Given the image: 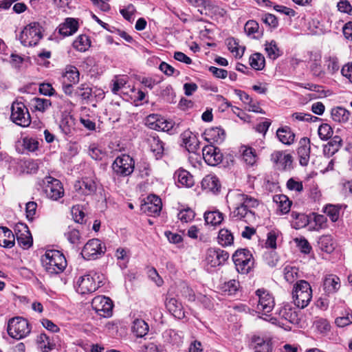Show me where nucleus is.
Listing matches in <instances>:
<instances>
[{
    "mask_svg": "<svg viewBox=\"0 0 352 352\" xmlns=\"http://www.w3.org/2000/svg\"><path fill=\"white\" fill-rule=\"evenodd\" d=\"M239 281L233 279L224 283L221 285V289L224 295L235 296L239 292Z\"/></svg>",
    "mask_w": 352,
    "mask_h": 352,
    "instance_id": "37",
    "label": "nucleus"
},
{
    "mask_svg": "<svg viewBox=\"0 0 352 352\" xmlns=\"http://www.w3.org/2000/svg\"><path fill=\"white\" fill-rule=\"evenodd\" d=\"M36 342L38 349L42 352H49L55 346V344L51 342L50 337L44 333L37 336Z\"/></svg>",
    "mask_w": 352,
    "mask_h": 352,
    "instance_id": "36",
    "label": "nucleus"
},
{
    "mask_svg": "<svg viewBox=\"0 0 352 352\" xmlns=\"http://www.w3.org/2000/svg\"><path fill=\"white\" fill-rule=\"evenodd\" d=\"M242 157L244 162L250 166H253L256 162L255 151L251 147H245Z\"/></svg>",
    "mask_w": 352,
    "mask_h": 352,
    "instance_id": "51",
    "label": "nucleus"
},
{
    "mask_svg": "<svg viewBox=\"0 0 352 352\" xmlns=\"http://www.w3.org/2000/svg\"><path fill=\"white\" fill-rule=\"evenodd\" d=\"M227 201L231 210L230 217L232 220L252 223L256 220L254 209L258 206V201L239 190L229 192Z\"/></svg>",
    "mask_w": 352,
    "mask_h": 352,
    "instance_id": "1",
    "label": "nucleus"
},
{
    "mask_svg": "<svg viewBox=\"0 0 352 352\" xmlns=\"http://www.w3.org/2000/svg\"><path fill=\"white\" fill-rule=\"evenodd\" d=\"M14 232L17 243L21 248L28 249L32 245V237L26 224L17 223L15 226Z\"/></svg>",
    "mask_w": 352,
    "mask_h": 352,
    "instance_id": "15",
    "label": "nucleus"
},
{
    "mask_svg": "<svg viewBox=\"0 0 352 352\" xmlns=\"http://www.w3.org/2000/svg\"><path fill=\"white\" fill-rule=\"evenodd\" d=\"M300 164L302 166H307L309 161L310 156V141L307 138H301L299 142V147L297 151Z\"/></svg>",
    "mask_w": 352,
    "mask_h": 352,
    "instance_id": "22",
    "label": "nucleus"
},
{
    "mask_svg": "<svg viewBox=\"0 0 352 352\" xmlns=\"http://www.w3.org/2000/svg\"><path fill=\"white\" fill-rule=\"evenodd\" d=\"M314 324L316 329L320 333L325 334L331 329V325L326 319L320 318L317 320Z\"/></svg>",
    "mask_w": 352,
    "mask_h": 352,
    "instance_id": "57",
    "label": "nucleus"
},
{
    "mask_svg": "<svg viewBox=\"0 0 352 352\" xmlns=\"http://www.w3.org/2000/svg\"><path fill=\"white\" fill-rule=\"evenodd\" d=\"M91 307L100 316L108 318L112 315L113 305L112 300L108 297L104 296L95 297L92 300Z\"/></svg>",
    "mask_w": 352,
    "mask_h": 352,
    "instance_id": "13",
    "label": "nucleus"
},
{
    "mask_svg": "<svg viewBox=\"0 0 352 352\" xmlns=\"http://www.w3.org/2000/svg\"><path fill=\"white\" fill-rule=\"evenodd\" d=\"M250 65L256 70H261L265 67V58L260 53H255L250 57Z\"/></svg>",
    "mask_w": 352,
    "mask_h": 352,
    "instance_id": "50",
    "label": "nucleus"
},
{
    "mask_svg": "<svg viewBox=\"0 0 352 352\" xmlns=\"http://www.w3.org/2000/svg\"><path fill=\"white\" fill-rule=\"evenodd\" d=\"M135 12V8L133 4L128 5L126 8L120 10V13L127 21H131Z\"/></svg>",
    "mask_w": 352,
    "mask_h": 352,
    "instance_id": "63",
    "label": "nucleus"
},
{
    "mask_svg": "<svg viewBox=\"0 0 352 352\" xmlns=\"http://www.w3.org/2000/svg\"><path fill=\"white\" fill-rule=\"evenodd\" d=\"M74 94L83 100H88L92 95V88L87 84L82 83L76 89Z\"/></svg>",
    "mask_w": 352,
    "mask_h": 352,
    "instance_id": "46",
    "label": "nucleus"
},
{
    "mask_svg": "<svg viewBox=\"0 0 352 352\" xmlns=\"http://www.w3.org/2000/svg\"><path fill=\"white\" fill-rule=\"evenodd\" d=\"M96 276L98 278L96 274L92 275L91 273L80 276L76 281V292L80 294H87L94 292L100 287V281L96 283Z\"/></svg>",
    "mask_w": 352,
    "mask_h": 352,
    "instance_id": "10",
    "label": "nucleus"
},
{
    "mask_svg": "<svg viewBox=\"0 0 352 352\" xmlns=\"http://www.w3.org/2000/svg\"><path fill=\"white\" fill-rule=\"evenodd\" d=\"M292 217L295 220L294 222V228L295 229H300L305 227L309 223L308 217L302 213H298L293 211L292 212Z\"/></svg>",
    "mask_w": 352,
    "mask_h": 352,
    "instance_id": "49",
    "label": "nucleus"
},
{
    "mask_svg": "<svg viewBox=\"0 0 352 352\" xmlns=\"http://www.w3.org/2000/svg\"><path fill=\"white\" fill-rule=\"evenodd\" d=\"M201 188L208 192H218L221 184L218 177L214 175H208L201 181Z\"/></svg>",
    "mask_w": 352,
    "mask_h": 352,
    "instance_id": "27",
    "label": "nucleus"
},
{
    "mask_svg": "<svg viewBox=\"0 0 352 352\" xmlns=\"http://www.w3.org/2000/svg\"><path fill=\"white\" fill-rule=\"evenodd\" d=\"M250 348L253 352H275L274 339L269 336L253 335L250 340Z\"/></svg>",
    "mask_w": 352,
    "mask_h": 352,
    "instance_id": "9",
    "label": "nucleus"
},
{
    "mask_svg": "<svg viewBox=\"0 0 352 352\" xmlns=\"http://www.w3.org/2000/svg\"><path fill=\"white\" fill-rule=\"evenodd\" d=\"M310 70L312 74L318 78H324L325 72L322 69L320 63V59H314L310 64Z\"/></svg>",
    "mask_w": 352,
    "mask_h": 352,
    "instance_id": "52",
    "label": "nucleus"
},
{
    "mask_svg": "<svg viewBox=\"0 0 352 352\" xmlns=\"http://www.w3.org/2000/svg\"><path fill=\"white\" fill-rule=\"evenodd\" d=\"M74 188L79 194L90 195L96 192V184L94 180L86 178L77 182L74 185Z\"/></svg>",
    "mask_w": 352,
    "mask_h": 352,
    "instance_id": "23",
    "label": "nucleus"
},
{
    "mask_svg": "<svg viewBox=\"0 0 352 352\" xmlns=\"http://www.w3.org/2000/svg\"><path fill=\"white\" fill-rule=\"evenodd\" d=\"M88 153L95 160H102L106 156V151L96 144H91L89 147Z\"/></svg>",
    "mask_w": 352,
    "mask_h": 352,
    "instance_id": "44",
    "label": "nucleus"
},
{
    "mask_svg": "<svg viewBox=\"0 0 352 352\" xmlns=\"http://www.w3.org/2000/svg\"><path fill=\"white\" fill-rule=\"evenodd\" d=\"M41 38V27L37 22L26 25L20 35L21 43L25 46H34Z\"/></svg>",
    "mask_w": 352,
    "mask_h": 352,
    "instance_id": "7",
    "label": "nucleus"
},
{
    "mask_svg": "<svg viewBox=\"0 0 352 352\" xmlns=\"http://www.w3.org/2000/svg\"><path fill=\"white\" fill-rule=\"evenodd\" d=\"M328 73L333 75L340 69L338 58L335 56H329L325 60Z\"/></svg>",
    "mask_w": 352,
    "mask_h": 352,
    "instance_id": "53",
    "label": "nucleus"
},
{
    "mask_svg": "<svg viewBox=\"0 0 352 352\" xmlns=\"http://www.w3.org/2000/svg\"><path fill=\"white\" fill-rule=\"evenodd\" d=\"M229 257V254L219 248H209L206 252V261L211 267L223 263Z\"/></svg>",
    "mask_w": 352,
    "mask_h": 352,
    "instance_id": "17",
    "label": "nucleus"
},
{
    "mask_svg": "<svg viewBox=\"0 0 352 352\" xmlns=\"http://www.w3.org/2000/svg\"><path fill=\"white\" fill-rule=\"evenodd\" d=\"M319 244L322 250L327 253L332 252L335 249V243L332 237L329 235L322 236L320 239Z\"/></svg>",
    "mask_w": 352,
    "mask_h": 352,
    "instance_id": "48",
    "label": "nucleus"
},
{
    "mask_svg": "<svg viewBox=\"0 0 352 352\" xmlns=\"http://www.w3.org/2000/svg\"><path fill=\"white\" fill-rule=\"evenodd\" d=\"M80 73L78 69L73 65H67L63 74V82L76 84L79 82Z\"/></svg>",
    "mask_w": 352,
    "mask_h": 352,
    "instance_id": "30",
    "label": "nucleus"
},
{
    "mask_svg": "<svg viewBox=\"0 0 352 352\" xmlns=\"http://www.w3.org/2000/svg\"><path fill=\"white\" fill-rule=\"evenodd\" d=\"M259 28L258 23L254 20H250L246 22L244 30L248 35H251L258 32Z\"/></svg>",
    "mask_w": 352,
    "mask_h": 352,
    "instance_id": "58",
    "label": "nucleus"
},
{
    "mask_svg": "<svg viewBox=\"0 0 352 352\" xmlns=\"http://www.w3.org/2000/svg\"><path fill=\"white\" fill-rule=\"evenodd\" d=\"M11 120L16 124L26 127L31 123V117L26 106L21 102H14L11 107Z\"/></svg>",
    "mask_w": 352,
    "mask_h": 352,
    "instance_id": "6",
    "label": "nucleus"
},
{
    "mask_svg": "<svg viewBox=\"0 0 352 352\" xmlns=\"http://www.w3.org/2000/svg\"><path fill=\"white\" fill-rule=\"evenodd\" d=\"M228 50L234 54L236 58L242 57L245 47L240 46L239 42L234 38H230L227 40Z\"/></svg>",
    "mask_w": 352,
    "mask_h": 352,
    "instance_id": "39",
    "label": "nucleus"
},
{
    "mask_svg": "<svg viewBox=\"0 0 352 352\" xmlns=\"http://www.w3.org/2000/svg\"><path fill=\"white\" fill-rule=\"evenodd\" d=\"M203 158L209 166H217L223 160V154L220 149L213 145H207L202 149Z\"/></svg>",
    "mask_w": 352,
    "mask_h": 352,
    "instance_id": "16",
    "label": "nucleus"
},
{
    "mask_svg": "<svg viewBox=\"0 0 352 352\" xmlns=\"http://www.w3.org/2000/svg\"><path fill=\"white\" fill-rule=\"evenodd\" d=\"M31 104L35 110L45 112L51 106L52 103L48 99L35 97L31 100Z\"/></svg>",
    "mask_w": 352,
    "mask_h": 352,
    "instance_id": "45",
    "label": "nucleus"
},
{
    "mask_svg": "<svg viewBox=\"0 0 352 352\" xmlns=\"http://www.w3.org/2000/svg\"><path fill=\"white\" fill-rule=\"evenodd\" d=\"M180 138L186 149L190 153H195L199 148V140L195 134L190 130L184 131L181 135Z\"/></svg>",
    "mask_w": 352,
    "mask_h": 352,
    "instance_id": "21",
    "label": "nucleus"
},
{
    "mask_svg": "<svg viewBox=\"0 0 352 352\" xmlns=\"http://www.w3.org/2000/svg\"><path fill=\"white\" fill-rule=\"evenodd\" d=\"M265 50L267 54L268 58L275 60L281 55V52L278 47L275 41L266 42L265 44Z\"/></svg>",
    "mask_w": 352,
    "mask_h": 352,
    "instance_id": "43",
    "label": "nucleus"
},
{
    "mask_svg": "<svg viewBox=\"0 0 352 352\" xmlns=\"http://www.w3.org/2000/svg\"><path fill=\"white\" fill-rule=\"evenodd\" d=\"M105 246L98 239H92L84 245L81 254L87 260H95L104 254Z\"/></svg>",
    "mask_w": 352,
    "mask_h": 352,
    "instance_id": "11",
    "label": "nucleus"
},
{
    "mask_svg": "<svg viewBox=\"0 0 352 352\" xmlns=\"http://www.w3.org/2000/svg\"><path fill=\"white\" fill-rule=\"evenodd\" d=\"M111 168L113 173L118 177H126L134 170L135 162L129 155L123 154L113 161Z\"/></svg>",
    "mask_w": 352,
    "mask_h": 352,
    "instance_id": "5",
    "label": "nucleus"
},
{
    "mask_svg": "<svg viewBox=\"0 0 352 352\" xmlns=\"http://www.w3.org/2000/svg\"><path fill=\"white\" fill-rule=\"evenodd\" d=\"M44 192L46 197L56 201L64 195V189L61 182L52 177H46L43 179Z\"/></svg>",
    "mask_w": 352,
    "mask_h": 352,
    "instance_id": "12",
    "label": "nucleus"
},
{
    "mask_svg": "<svg viewBox=\"0 0 352 352\" xmlns=\"http://www.w3.org/2000/svg\"><path fill=\"white\" fill-rule=\"evenodd\" d=\"M336 324L339 327H344L352 323V316L347 314L345 316L338 317L335 320Z\"/></svg>",
    "mask_w": 352,
    "mask_h": 352,
    "instance_id": "64",
    "label": "nucleus"
},
{
    "mask_svg": "<svg viewBox=\"0 0 352 352\" xmlns=\"http://www.w3.org/2000/svg\"><path fill=\"white\" fill-rule=\"evenodd\" d=\"M37 204L34 201H29L25 206L26 217L29 220H32L36 214Z\"/></svg>",
    "mask_w": 352,
    "mask_h": 352,
    "instance_id": "61",
    "label": "nucleus"
},
{
    "mask_svg": "<svg viewBox=\"0 0 352 352\" xmlns=\"http://www.w3.org/2000/svg\"><path fill=\"white\" fill-rule=\"evenodd\" d=\"M78 28V21L75 19L67 18L65 22L59 25L58 32L64 36H68L74 34Z\"/></svg>",
    "mask_w": 352,
    "mask_h": 352,
    "instance_id": "25",
    "label": "nucleus"
},
{
    "mask_svg": "<svg viewBox=\"0 0 352 352\" xmlns=\"http://www.w3.org/2000/svg\"><path fill=\"white\" fill-rule=\"evenodd\" d=\"M340 209V205L329 204L324 208L323 211L333 222H336L339 219Z\"/></svg>",
    "mask_w": 352,
    "mask_h": 352,
    "instance_id": "47",
    "label": "nucleus"
},
{
    "mask_svg": "<svg viewBox=\"0 0 352 352\" xmlns=\"http://www.w3.org/2000/svg\"><path fill=\"white\" fill-rule=\"evenodd\" d=\"M90 46V41L87 36L81 34L73 43V47L79 52H85Z\"/></svg>",
    "mask_w": 352,
    "mask_h": 352,
    "instance_id": "41",
    "label": "nucleus"
},
{
    "mask_svg": "<svg viewBox=\"0 0 352 352\" xmlns=\"http://www.w3.org/2000/svg\"><path fill=\"white\" fill-rule=\"evenodd\" d=\"M274 201L279 204L278 207L283 214L289 212L292 201L285 195H278L274 197Z\"/></svg>",
    "mask_w": 352,
    "mask_h": 352,
    "instance_id": "40",
    "label": "nucleus"
},
{
    "mask_svg": "<svg viewBox=\"0 0 352 352\" xmlns=\"http://www.w3.org/2000/svg\"><path fill=\"white\" fill-rule=\"evenodd\" d=\"M292 298L296 307L300 309L306 307L312 298V289L309 283L304 280L297 281L294 285Z\"/></svg>",
    "mask_w": 352,
    "mask_h": 352,
    "instance_id": "3",
    "label": "nucleus"
},
{
    "mask_svg": "<svg viewBox=\"0 0 352 352\" xmlns=\"http://www.w3.org/2000/svg\"><path fill=\"white\" fill-rule=\"evenodd\" d=\"M278 316L291 323H296L298 321V314L289 305L281 307L278 311Z\"/></svg>",
    "mask_w": 352,
    "mask_h": 352,
    "instance_id": "31",
    "label": "nucleus"
},
{
    "mask_svg": "<svg viewBox=\"0 0 352 352\" xmlns=\"http://www.w3.org/2000/svg\"><path fill=\"white\" fill-rule=\"evenodd\" d=\"M331 118L337 122L345 123L346 122L351 116L350 112L346 109L341 107H336L331 109Z\"/></svg>",
    "mask_w": 352,
    "mask_h": 352,
    "instance_id": "33",
    "label": "nucleus"
},
{
    "mask_svg": "<svg viewBox=\"0 0 352 352\" xmlns=\"http://www.w3.org/2000/svg\"><path fill=\"white\" fill-rule=\"evenodd\" d=\"M318 133L321 140H327L331 138L333 130L329 124H322L319 126Z\"/></svg>",
    "mask_w": 352,
    "mask_h": 352,
    "instance_id": "54",
    "label": "nucleus"
},
{
    "mask_svg": "<svg viewBox=\"0 0 352 352\" xmlns=\"http://www.w3.org/2000/svg\"><path fill=\"white\" fill-rule=\"evenodd\" d=\"M341 74L352 84V62L347 63L342 66Z\"/></svg>",
    "mask_w": 352,
    "mask_h": 352,
    "instance_id": "59",
    "label": "nucleus"
},
{
    "mask_svg": "<svg viewBox=\"0 0 352 352\" xmlns=\"http://www.w3.org/2000/svg\"><path fill=\"white\" fill-rule=\"evenodd\" d=\"M131 329L137 337L142 338L148 332L149 327L144 320L135 319L133 322Z\"/></svg>",
    "mask_w": 352,
    "mask_h": 352,
    "instance_id": "34",
    "label": "nucleus"
},
{
    "mask_svg": "<svg viewBox=\"0 0 352 352\" xmlns=\"http://www.w3.org/2000/svg\"><path fill=\"white\" fill-rule=\"evenodd\" d=\"M160 69L166 75L171 76L176 73V75H179V72L175 69L173 67L168 65V63L165 62L161 63L159 67Z\"/></svg>",
    "mask_w": 352,
    "mask_h": 352,
    "instance_id": "62",
    "label": "nucleus"
},
{
    "mask_svg": "<svg viewBox=\"0 0 352 352\" xmlns=\"http://www.w3.org/2000/svg\"><path fill=\"white\" fill-rule=\"evenodd\" d=\"M151 150L157 159L161 158L164 151V144L157 136H152L149 140Z\"/></svg>",
    "mask_w": 352,
    "mask_h": 352,
    "instance_id": "35",
    "label": "nucleus"
},
{
    "mask_svg": "<svg viewBox=\"0 0 352 352\" xmlns=\"http://www.w3.org/2000/svg\"><path fill=\"white\" fill-rule=\"evenodd\" d=\"M324 289L328 294L336 292L340 287V280L336 275L330 274L325 277L324 280Z\"/></svg>",
    "mask_w": 352,
    "mask_h": 352,
    "instance_id": "29",
    "label": "nucleus"
},
{
    "mask_svg": "<svg viewBox=\"0 0 352 352\" xmlns=\"http://www.w3.org/2000/svg\"><path fill=\"white\" fill-rule=\"evenodd\" d=\"M205 139L211 143L221 144L226 138L225 131L220 127H212L204 132Z\"/></svg>",
    "mask_w": 352,
    "mask_h": 352,
    "instance_id": "24",
    "label": "nucleus"
},
{
    "mask_svg": "<svg viewBox=\"0 0 352 352\" xmlns=\"http://www.w3.org/2000/svg\"><path fill=\"white\" fill-rule=\"evenodd\" d=\"M166 307L175 318L182 319L185 317V312L184 311L183 306L176 298H166Z\"/></svg>",
    "mask_w": 352,
    "mask_h": 352,
    "instance_id": "26",
    "label": "nucleus"
},
{
    "mask_svg": "<svg viewBox=\"0 0 352 352\" xmlns=\"http://www.w3.org/2000/svg\"><path fill=\"white\" fill-rule=\"evenodd\" d=\"M232 260L236 270L241 274H248L254 263L252 255L246 249L236 250L232 255Z\"/></svg>",
    "mask_w": 352,
    "mask_h": 352,
    "instance_id": "8",
    "label": "nucleus"
},
{
    "mask_svg": "<svg viewBox=\"0 0 352 352\" xmlns=\"http://www.w3.org/2000/svg\"><path fill=\"white\" fill-rule=\"evenodd\" d=\"M65 236L68 241L72 244H76L80 241V233L77 229H71L67 233H65Z\"/></svg>",
    "mask_w": 352,
    "mask_h": 352,
    "instance_id": "60",
    "label": "nucleus"
},
{
    "mask_svg": "<svg viewBox=\"0 0 352 352\" xmlns=\"http://www.w3.org/2000/svg\"><path fill=\"white\" fill-rule=\"evenodd\" d=\"M7 331L8 335L16 340L27 337L31 332L29 322L22 317H14L8 322Z\"/></svg>",
    "mask_w": 352,
    "mask_h": 352,
    "instance_id": "4",
    "label": "nucleus"
},
{
    "mask_svg": "<svg viewBox=\"0 0 352 352\" xmlns=\"http://www.w3.org/2000/svg\"><path fill=\"white\" fill-rule=\"evenodd\" d=\"M271 160L276 165L279 170L290 168L292 164V157L289 153L276 151L272 153Z\"/></svg>",
    "mask_w": 352,
    "mask_h": 352,
    "instance_id": "20",
    "label": "nucleus"
},
{
    "mask_svg": "<svg viewBox=\"0 0 352 352\" xmlns=\"http://www.w3.org/2000/svg\"><path fill=\"white\" fill-rule=\"evenodd\" d=\"M174 177L177 182L182 186L191 187L194 184V179L190 173L184 169H180L175 173Z\"/></svg>",
    "mask_w": 352,
    "mask_h": 352,
    "instance_id": "28",
    "label": "nucleus"
},
{
    "mask_svg": "<svg viewBox=\"0 0 352 352\" xmlns=\"http://www.w3.org/2000/svg\"><path fill=\"white\" fill-rule=\"evenodd\" d=\"M218 241L222 246H228L233 243L234 236L227 229H221L219 232Z\"/></svg>",
    "mask_w": 352,
    "mask_h": 352,
    "instance_id": "42",
    "label": "nucleus"
},
{
    "mask_svg": "<svg viewBox=\"0 0 352 352\" xmlns=\"http://www.w3.org/2000/svg\"><path fill=\"white\" fill-rule=\"evenodd\" d=\"M195 215L194 211L188 208L180 210L177 214V217L182 222L188 223L195 218Z\"/></svg>",
    "mask_w": 352,
    "mask_h": 352,
    "instance_id": "55",
    "label": "nucleus"
},
{
    "mask_svg": "<svg viewBox=\"0 0 352 352\" xmlns=\"http://www.w3.org/2000/svg\"><path fill=\"white\" fill-rule=\"evenodd\" d=\"M162 208L161 199L154 195L148 196L147 201L142 206V210L148 215L157 216Z\"/></svg>",
    "mask_w": 352,
    "mask_h": 352,
    "instance_id": "19",
    "label": "nucleus"
},
{
    "mask_svg": "<svg viewBox=\"0 0 352 352\" xmlns=\"http://www.w3.org/2000/svg\"><path fill=\"white\" fill-rule=\"evenodd\" d=\"M204 219L207 224L217 226L222 222L223 217L219 211H208L204 213Z\"/></svg>",
    "mask_w": 352,
    "mask_h": 352,
    "instance_id": "38",
    "label": "nucleus"
},
{
    "mask_svg": "<svg viewBox=\"0 0 352 352\" xmlns=\"http://www.w3.org/2000/svg\"><path fill=\"white\" fill-rule=\"evenodd\" d=\"M298 271L296 267L287 265L283 271L285 279L289 283H292L298 276Z\"/></svg>",
    "mask_w": 352,
    "mask_h": 352,
    "instance_id": "56",
    "label": "nucleus"
},
{
    "mask_svg": "<svg viewBox=\"0 0 352 352\" xmlns=\"http://www.w3.org/2000/svg\"><path fill=\"white\" fill-rule=\"evenodd\" d=\"M146 124L151 129L168 131L173 128V124L156 114L149 115L146 120Z\"/></svg>",
    "mask_w": 352,
    "mask_h": 352,
    "instance_id": "18",
    "label": "nucleus"
},
{
    "mask_svg": "<svg viewBox=\"0 0 352 352\" xmlns=\"http://www.w3.org/2000/svg\"><path fill=\"white\" fill-rule=\"evenodd\" d=\"M41 262L45 270L52 274L63 272L67 266L64 255L55 250H47L41 258Z\"/></svg>",
    "mask_w": 352,
    "mask_h": 352,
    "instance_id": "2",
    "label": "nucleus"
},
{
    "mask_svg": "<svg viewBox=\"0 0 352 352\" xmlns=\"http://www.w3.org/2000/svg\"><path fill=\"white\" fill-rule=\"evenodd\" d=\"M276 135L284 144L290 145L294 142L295 134L288 126L278 129L276 131Z\"/></svg>",
    "mask_w": 352,
    "mask_h": 352,
    "instance_id": "32",
    "label": "nucleus"
},
{
    "mask_svg": "<svg viewBox=\"0 0 352 352\" xmlns=\"http://www.w3.org/2000/svg\"><path fill=\"white\" fill-rule=\"evenodd\" d=\"M258 297L256 309L258 313L267 315L273 309L275 302L274 299L269 292L264 289H258L256 292Z\"/></svg>",
    "mask_w": 352,
    "mask_h": 352,
    "instance_id": "14",
    "label": "nucleus"
}]
</instances>
